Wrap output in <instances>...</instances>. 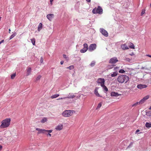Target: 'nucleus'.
<instances>
[{"label": "nucleus", "mask_w": 151, "mask_h": 151, "mask_svg": "<svg viewBox=\"0 0 151 151\" xmlns=\"http://www.w3.org/2000/svg\"><path fill=\"white\" fill-rule=\"evenodd\" d=\"M4 41V40H1L0 42V44H1Z\"/></svg>", "instance_id": "nucleus-47"}, {"label": "nucleus", "mask_w": 151, "mask_h": 151, "mask_svg": "<svg viewBox=\"0 0 151 151\" xmlns=\"http://www.w3.org/2000/svg\"><path fill=\"white\" fill-rule=\"evenodd\" d=\"M150 97V96L149 95H147L145 96L139 102V104L144 103L146 100L149 98Z\"/></svg>", "instance_id": "nucleus-7"}, {"label": "nucleus", "mask_w": 151, "mask_h": 151, "mask_svg": "<svg viewBox=\"0 0 151 151\" xmlns=\"http://www.w3.org/2000/svg\"><path fill=\"white\" fill-rule=\"evenodd\" d=\"M36 130L38 131L37 134H45L46 132L51 133L52 131V130H47L45 129H42L39 128H36Z\"/></svg>", "instance_id": "nucleus-5"}, {"label": "nucleus", "mask_w": 151, "mask_h": 151, "mask_svg": "<svg viewBox=\"0 0 151 151\" xmlns=\"http://www.w3.org/2000/svg\"><path fill=\"white\" fill-rule=\"evenodd\" d=\"M41 78V76L40 75L38 76L36 78V81H38L40 79V78Z\"/></svg>", "instance_id": "nucleus-36"}, {"label": "nucleus", "mask_w": 151, "mask_h": 151, "mask_svg": "<svg viewBox=\"0 0 151 151\" xmlns=\"http://www.w3.org/2000/svg\"><path fill=\"white\" fill-rule=\"evenodd\" d=\"M11 119L10 118H7L3 120L1 122V124L0 125V128L4 129L8 127L10 124Z\"/></svg>", "instance_id": "nucleus-1"}, {"label": "nucleus", "mask_w": 151, "mask_h": 151, "mask_svg": "<svg viewBox=\"0 0 151 151\" xmlns=\"http://www.w3.org/2000/svg\"><path fill=\"white\" fill-rule=\"evenodd\" d=\"M113 67V66H111V67H110V68H109V69H110V68H112Z\"/></svg>", "instance_id": "nucleus-51"}, {"label": "nucleus", "mask_w": 151, "mask_h": 151, "mask_svg": "<svg viewBox=\"0 0 151 151\" xmlns=\"http://www.w3.org/2000/svg\"><path fill=\"white\" fill-rule=\"evenodd\" d=\"M96 47V45L95 44H91L89 46L88 50L91 52L95 50Z\"/></svg>", "instance_id": "nucleus-8"}, {"label": "nucleus", "mask_w": 151, "mask_h": 151, "mask_svg": "<svg viewBox=\"0 0 151 151\" xmlns=\"http://www.w3.org/2000/svg\"><path fill=\"white\" fill-rule=\"evenodd\" d=\"M119 68V67H115V68H114V69H115V70H116V69H118V68Z\"/></svg>", "instance_id": "nucleus-49"}, {"label": "nucleus", "mask_w": 151, "mask_h": 151, "mask_svg": "<svg viewBox=\"0 0 151 151\" xmlns=\"http://www.w3.org/2000/svg\"><path fill=\"white\" fill-rule=\"evenodd\" d=\"M86 1L88 2H91V0H86Z\"/></svg>", "instance_id": "nucleus-48"}, {"label": "nucleus", "mask_w": 151, "mask_h": 151, "mask_svg": "<svg viewBox=\"0 0 151 151\" xmlns=\"http://www.w3.org/2000/svg\"><path fill=\"white\" fill-rule=\"evenodd\" d=\"M75 113V111L73 110H65L62 113V115L65 117H69L72 116Z\"/></svg>", "instance_id": "nucleus-3"}, {"label": "nucleus", "mask_w": 151, "mask_h": 151, "mask_svg": "<svg viewBox=\"0 0 151 151\" xmlns=\"http://www.w3.org/2000/svg\"><path fill=\"white\" fill-rule=\"evenodd\" d=\"M101 106H102L101 103V102L99 103L98 104V106H97V107H96V109H98L99 108H100L101 107Z\"/></svg>", "instance_id": "nucleus-29"}, {"label": "nucleus", "mask_w": 151, "mask_h": 151, "mask_svg": "<svg viewBox=\"0 0 151 151\" xmlns=\"http://www.w3.org/2000/svg\"><path fill=\"white\" fill-rule=\"evenodd\" d=\"M105 80L104 78H99L98 79L97 82L98 83L100 84L101 86L104 85Z\"/></svg>", "instance_id": "nucleus-9"}, {"label": "nucleus", "mask_w": 151, "mask_h": 151, "mask_svg": "<svg viewBox=\"0 0 151 151\" xmlns=\"http://www.w3.org/2000/svg\"><path fill=\"white\" fill-rule=\"evenodd\" d=\"M125 60L126 61H128V62H130V59L128 58H126L125 59Z\"/></svg>", "instance_id": "nucleus-40"}, {"label": "nucleus", "mask_w": 151, "mask_h": 151, "mask_svg": "<svg viewBox=\"0 0 151 151\" xmlns=\"http://www.w3.org/2000/svg\"><path fill=\"white\" fill-rule=\"evenodd\" d=\"M139 129H137V130L136 131V132H135V134H136L137 132H139Z\"/></svg>", "instance_id": "nucleus-46"}, {"label": "nucleus", "mask_w": 151, "mask_h": 151, "mask_svg": "<svg viewBox=\"0 0 151 151\" xmlns=\"http://www.w3.org/2000/svg\"><path fill=\"white\" fill-rule=\"evenodd\" d=\"M101 86L103 88L104 90V91L106 92H107L108 91V89L104 85Z\"/></svg>", "instance_id": "nucleus-19"}, {"label": "nucleus", "mask_w": 151, "mask_h": 151, "mask_svg": "<svg viewBox=\"0 0 151 151\" xmlns=\"http://www.w3.org/2000/svg\"><path fill=\"white\" fill-rule=\"evenodd\" d=\"M121 47L123 50H127L129 49L128 47L125 44L122 45Z\"/></svg>", "instance_id": "nucleus-18"}, {"label": "nucleus", "mask_w": 151, "mask_h": 151, "mask_svg": "<svg viewBox=\"0 0 151 151\" xmlns=\"http://www.w3.org/2000/svg\"><path fill=\"white\" fill-rule=\"evenodd\" d=\"M145 126L147 128L151 127V123L146 122L145 124Z\"/></svg>", "instance_id": "nucleus-23"}, {"label": "nucleus", "mask_w": 151, "mask_h": 151, "mask_svg": "<svg viewBox=\"0 0 151 151\" xmlns=\"http://www.w3.org/2000/svg\"><path fill=\"white\" fill-rule=\"evenodd\" d=\"M129 80L128 76L126 75H122L119 76L117 78L118 81L120 83H126Z\"/></svg>", "instance_id": "nucleus-2"}, {"label": "nucleus", "mask_w": 151, "mask_h": 151, "mask_svg": "<svg viewBox=\"0 0 151 151\" xmlns=\"http://www.w3.org/2000/svg\"><path fill=\"white\" fill-rule=\"evenodd\" d=\"M84 48H85L88 49V45L86 43H85L83 45Z\"/></svg>", "instance_id": "nucleus-32"}, {"label": "nucleus", "mask_w": 151, "mask_h": 151, "mask_svg": "<svg viewBox=\"0 0 151 151\" xmlns=\"http://www.w3.org/2000/svg\"><path fill=\"white\" fill-rule=\"evenodd\" d=\"M119 73H124L125 72V71L123 69H121L119 71Z\"/></svg>", "instance_id": "nucleus-37"}, {"label": "nucleus", "mask_w": 151, "mask_h": 151, "mask_svg": "<svg viewBox=\"0 0 151 151\" xmlns=\"http://www.w3.org/2000/svg\"><path fill=\"white\" fill-rule=\"evenodd\" d=\"M146 115L148 116H151V111L147 112L146 113Z\"/></svg>", "instance_id": "nucleus-30"}, {"label": "nucleus", "mask_w": 151, "mask_h": 151, "mask_svg": "<svg viewBox=\"0 0 151 151\" xmlns=\"http://www.w3.org/2000/svg\"><path fill=\"white\" fill-rule=\"evenodd\" d=\"M15 76H16V74L15 73L12 75L11 76V78L12 79H13L15 77Z\"/></svg>", "instance_id": "nucleus-39"}, {"label": "nucleus", "mask_w": 151, "mask_h": 151, "mask_svg": "<svg viewBox=\"0 0 151 151\" xmlns=\"http://www.w3.org/2000/svg\"><path fill=\"white\" fill-rule=\"evenodd\" d=\"M16 33L15 32L12 34L10 37L9 38H13L16 35Z\"/></svg>", "instance_id": "nucleus-33"}, {"label": "nucleus", "mask_w": 151, "mask_h": 151, "mask_svg": "<svg viewBox=\"0 0 151 151\" xmlns=\"http://www.w3.org/2000/svg\"><path fill=\"white\" fill-rule=\"evenodd\" d=\"M26 70V76H27L31 74L32 70L31 68L30 67H28L27 68Z\"/></svg>", "instance_id": "nucleus-14"}, {"label": "nucleus", "mask_w": 151, "mask_h": 151, "mask_svg": "<svg viewBox=\"0 0 151 151\" xmlns=\"http://www.w3.org/2000/svg\"><path fill=\"white\" fill-rule=\"evenodd\" d=\"M149 109H151V106L149 108Z\"/></svg>", "instance_id": "nucleus-53"}, {"label": "nucleus", "mask_w": 151, "mask_h": 151, "mask_svg": "<svg viewBox=\"0 0 151 151\" xmlns=\"http://www.w3.org/2000/svg\"><path fill=\"white\" fill-rule=\"evenodd\" d=\"M47 119L45 117L41 121V122L42 123H44L45 122H47Z\"/></svg>", "instance_id": "nucleus-25"}, {"label": "nucleus", "mask_w": 151, "mask_h": 151, "mask_svg": "<svg viewBox=\"0 0 151 151\" xmlns=\"http://www.w3.org/2000/svg\"><path fill=\"white\" fill-rule=\"evenodd\" d=\"M87 50L88 49L83 47V49L81 50L80 51L82 53H84L86 52Z\"/></svg>", "instance_id": "nucleus-26"}, {"label": "nucleus", "mask_w": 151, "mask_h": 151, "mask_svg": "<svg viewBox=\"0 0 151 151\" xmlns=\"http://www.w3.org/2000/svg\"><path fill=\"white\" fill-rule=\"evenodd\" d=\"M53 1V0H50V2H52Z\"/></svg>", "instance_id": "nucleus-52"}, {"label": "nucleus", "mask_w": 151, "mask_h": 151, "mask_svg": "<svg viewBox=\"0 0 151 151\" xmlns=\"http://www.w3.org/2000/svg\"><path fill=\"white\" fill-rule=\"evenodd\" d=\"M40 62L41 63H42L43 62V57H41V59L40 60Z\"/></svg>", "instance_id": "nucleus-41"}, {"label": "nucleus", "mask_w": 151, "mask_h": 151, "mask_svg": "<svg viewBox=\"0 0 151 151\" xmlns=\"http://www.w3.org/2000/svg\"><path fill=\"white\" fill-rule=\"evenodd\" d=\"M145 12V10L144 9H142V11L141 15L142 16Z\"/></svg>", "instance_id": "nucleus-38"}, {"label": "nucleus", "mask_w": 151, "mask_h": 151, "mask_svg": "<svg viewBox=\"0 0 151 151\" xmlns=\"http://www.w3.org/2000/svg\"><path fill=\"white\" fill-rule=\"evenodd\" d=\"M100 31L105 37H107L108 36V32L103 28H100Z\"/></svg>", "instance_id": "nucleus-6"}, {"label": "nucleus", "mask_w": 151, "mask_h": 151, "mask_svg": "<svg viewBox=\"0 0 151 151\" xmlns=\"http://www.w3.org/2000/svg\"><path fill=\"white\" fill-rule=\"evenodd\" d=\"M119 95L117 92H112L111 93V96H112L117 97Z\"/></svg>", "instance_id": "nucleus-16"}, {"label": "nucleus", "mask_w": 151, "mask_h": 151, "mask_svg": "<svg viewBox=\"0 0 151 151\" xmlns=\"http://www.w3.org/2000/svg\"><path fill=\"white\" fill-rule=\"evenodd\" d=\"M129 46L131 48L134 49V44L132 43H130L129 44Z\"/></svg>", "instance_id": "nucleus-24"}, {"label": "nucleus", "mask_w": 151, "mask_h": 151, "mask_svg": "<svg viewBox=\"0 0 151 151\" xmlns=\"http://www.w3.org/2000/svg\"><path fill=\"white\" fill-rule=\"evenodd\" d=\"M133 144V142H131L130 143V145H132Z\"/></svg>", "instance_id": "nucleus-50"}, {"label": "nucleus", "mask_w": 151, "mask_h": 151, "mask_svg": "<svg viewBox=\"0 0 151 151\" xmlns=\"http://www.w3.org/2000/svg\"><path fill=\"white\" fill-rule=\"evenodd\" d=\"M67 69H68L70 70H72L74 68V66L73 65H71L70 66L68 67H67L66 68Z\"/></svg>", "instance_id": "nucleus-27"}, {"label": "nucleus", "mask_w": 151, "mask_h": 151, "mask_svg": "<svg viewBox=\"0 0 151 151\" xmlns=\"http://www.w3.org/2000/svg\"><path fill=\"white\" fill-rule=\"evenodd\" d=\"M133 55V53H132V54H130V55Z\"/></svg>", "instance_id": "nucleus-54"}, {"label": "nucleus", "mask_w": 151, "mask_h": 151, "mask_svg": "<svg viewBox=\"0 0 151 151\" xmlns=\"http://www.w3.org/2000/svg\"><path fill=\"white\" fill-rule=\"evenodd\" d=\"M3 148V147L2 145H0V151H1Z\"/></svg>", "instance_id": "nucleus-42"}, {"label": "nucleus", "mask_w": 151, "mask_h": 151, "mask_svg": "<svg viewBox=\"0 0 151 151\" xmlns=\"http://www.w3.org/2000/svg\"><path fill=\"white\" fill-rule=\"evenodd\" d=\"M146 56H148V57H149L150 58H151V55H148V54H147L146 55Z\"/></svg>", "instance_id": "nucleus-44"}, {"label": "nucleus", "mask_w": 151, "mask_h": 151, "mask_svg": "<svg viewBox=\"0 0 151 151\" xmlns=\"http://www.w3.org/2000/svg\"><path fill=\"white\" fill-rule=\"evenodd\" d=\"M9 30V31H10V29Z\"/></svg>", "instance_id": "nucleus-57"}, {"label": "nucleus", "mask_w": 151, "mask_h": 151, "mask_svg": "<svg viewBox=\"0 0 151 151\" xmlns=\"http://www.w3.org/2000/svg\"><path fill=\"white\" fill-rule=\"evenodd\" d=\"M118 61V60L116 57H113L109 60V63L111 64H115Z\"/></svg>", "instance_id": "nucleus-10"}, {"label": "nucleus", "mask_w": 151, "mask_h": 151, "mask_svg": "<svg viewBox=\"0 0 151 151\" xmlns=\"http://www.w3.org/2000/svg\"><path fill=\"white\" fill-rule=\"evenodd\" d=\"M42 24L41 23H39L38 27V30L39 31H40L42 28Z\"/></svg>", "instance_id": "nucleus-21"}, {"label": "nucleus", "mask_w": 151, "mask_h": 151, "mask_svg": "<svg viewBox=\"0 0 151 151\" xmlns=\"http://www.w3.org/2000/svg\"><path fill=\"white\" fill-rule=\"evenodd\" d=\"M63 57L64 58H65L67 60H69L68 58L67 57L66 55H65V54L63 55Z\"/></svg>", "instance_id": "nucleus-35"}, {"label": "nucleus", "mask_w": 151, "mask_h": 151, "mask_svg": "<svg viewBox=\"0 0 151 151\" xmlns=\"http://www.w3.org/2000/svg\"><path fill=\"white\" fill-rule=\"evenodd\" d=\"M59 96V95L58 94H55L52 95L51 96V98L52 99H54L56 98Z\"/></svg>", "instance_id": "nucleus-22"}, {"label": "nucleus", "mask_w": 151, "mask_h": 151, "mask_svg": "<svg viewBox=\"0 0 151 151\" xmlns=\"http://www.w3.org/2000/svg\"><path fill=\"white\" fill-rule=\"evenodd\" d=\"M138 104H139V102H137L133 104L132 105V106L134 107V106H136L138 105Z\"/></svg>", "instance_id": "nucleus-34"}, {"label": "nucleus", "mask_w": 151, "mask_h": 151, "mask_svg": "<svg viewBox=\"0 0 151 151\" xmlns=\"http://www.w3.org/2000/svg\"><path fill=\"white\" fill-rule=\"evenodd\" d=\"M98 88L96 87V88L95 89V90H94V93L96 96H97L98 97H101V96H100V95H99V94L98 93Z\"/></svg>", "instance_id": "nucleus-17"}, {"label": "nucleus", "mask_w": 151, "mask_h": 151, "mask_svg": "<svg viewBox=\"0 0 151 151\" xmlns=\"http://www.w3.org/2000/svg\"><path fill=\"white\" fill-rule=\"evenodd\" d=\"M95 64V62L94 61H93L91 62V63L90 64V65L91 67H93L94 66Z\"/></svg>", "instance_id": "nucleus-31"}, {"label": "nucleus", "mask_w": 151, "mask_h": 151, "mask_svg": "<svg viewBox=\"0 0 151 151\" xmlns=\"http://www.w3.org/2000/svg\"><path fill=\"white\" fill-rule=\"evenodd\" d=\"M64 63V61H61L60 62V64L61 65H62Z\"/></svg>", "instance_id": "nucleus-45"}, {"label": "nucleus", "mask_w": 151, "mask_h": 151, "mask_svg": "<svg viewBox=\"0 0 151 151\" xmlns=\"http://www.w3.org/2000/svg\"><path fill=\"white\" fill-rule=\"evenodd\" d=\"M147 87V86L146 85L144 84H139L137 85V87L138 88L140 89H142L143 88H146Z\"/></svg>", "instance_id": "nucleus-12"}, {"label": "nucleus", "mask_w": 151, "mask_h": 151, "mask_svg": "<svg viewBox=\"0 0 151 151\" xmlns=\"http://www.w3.org/2000/svg\"><path fill=\"white\" fill-rule=\"evenodd\" d=\"M63 128V125L62 124L59 125L57 126L55 129L57 130H60L62 129Z\"/></svg>", "instance_id": "nucleus-15"}, {"label": "nucleus", "mask_w": 151, "mask_h": 151, "mask_svg": "<svg viewBox=\"0 0 151 151\" xmlns=\"http://www.w3.org/2000/svg\"><path fill=\"white\" fill-rule=\"evenodd\" d=\"M75 97V96L74 95H70V93L69 94V95H68V96H67L66 97H63V98H59L58 99H57V100H60V99H65L66 98H68V99H73Z\"/></svg>", "instance_id": "nucleus-11"}, {"label": "nucleus", "mask_w": 151, "mask_h": 151, "mask_svg": "<svg viewBox=\"0 0 151 151\" xmlns=\"http://www.w3.org/2000/svg\"><path fill=\"white\" fill-rule=\"evenodd\" d=\"M117 73H118L117 72H114L112 73H111V76L112 77H115L117 75Z\"/></svg>", "instance_id": "nucleus-20"}, {"label": "nucleus", "mask_w": 151, "mask_h": 151, "mask_svg": "<svg viewBox=\"0 0 151 151\" xmlns=\"http://www.w3.org/2000/svg\"><path fill=\"white\" fill-rule=\"evenodd\" d=\"M92 13L94 14H101L103 13V9L100 6H98L97 8L96 7L94 8L92 11Z\"/></svg>", "instance_id": "nucleus-4"}, {"label": "nucleus", "mask_w": 151, "mask_h": 151, "mask_svg": "<svg viewBox=\"0 0 151 151\" xmlns=\"http://www.w3.org/2000/svg\"><path fill=\"white\" fill-rule=\"evenodd\" d=\"M1 17H0V20H1Z\"/></svg>", "instance_id": "nucleus-55"}, {"label": "nucleus", "mask_w": 151, "mask_h": 151, "mask_svg": "<svg viewBox=\"0 0 151 151\" xmlns=\"http://www.w3.org/2000/svg\"><path fill=\"white\" fill-rule=\"evenodd\" d=\"M150 7H151V4H150Z\"/></svg>", "instance_id": "nucleus-56"}, {"label": "nucleus", "mask_w": 151, "mask_h": 151, "mask_svg": "<svg viewBox=\"0 0 151 151\" xmlns=\"http://www.w3.org/2000/svg\"><path fill=\"white\" fill-rule=\"evenodd\" d=\"M50 133H49L48 134H47V136H49L50 137L51 136V134H50Z\"/></svg>", "instance_id": "nucleus-43"}, {"label": "nucleus", "mask_w": 151, "mask_h": 151, "mask_svg": "<svg viewBox=\"0 0 151 151\" xmlns=\"http://www.w3.org/2000/svg\"><path fill=\"white\" fill-rule=\"evenodd\" d=\"M30 40L32 42V43L33 45H35V38H32L30 39Z\"/></svg>", "instance_id": "nucleus-28"}, {"label": "nucleus", "mask_w": 151, "mask_h": 151, "mask_svg": "<svg viewBox=\"0 0 151 151\" xmlns=\"http://www.w3.org/2000/svg\"><path fill=\"white\" fill-rule=\"evenodd\" d=\"M47 18L50 21H51L52 19L54 17V15L52 14H49L47 15Z\"/></svg>", "instance_id": "nucleus-13"}]
</instances>
